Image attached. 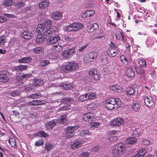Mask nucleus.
I'll return each instance as SVG.
<instances>
[{
	"label": "nucleus",
	"instance_id": "1",
	"mask_svg": "<svg viewBox=\"0 0 157 157\" xmlns=\"http://www.w3.org/2000/svg\"><path fill=\"white\" fill-rule=\"evenodd\" d=\"M121 103V101L119 98H111L106 101L105 106L109 110L116 109L120 107Z\"/></svg>",
	"mask_w": 157,
	"mask_h": 157
},
{
	"label": "nucleus",
	"instance_id": "2",
	"mask_svg": "<svg viewBox=\"0 0 157 157\" xmlns=\"http://www.w3.org/2000/svg\"><path fill=\"white\" fill-rule=\"evenodd\" d=\"M79 67L78 64L74 61L70 62L66 65H64L61 67V71L63 73H67L77 70Z\"/></svg>",
	"mask_w": 157,
	"mask_h": 157
},
{
	"label": "nucleus",
	"instance_id": "3",
	"mask_svg": "<svg viewBox=\"0 0 157 157\" xmlns=\"http://www.w3.org/2000/svg\"><path fill=\"white\" fill-rule=\"evenodd\" d=\"M124 147V144L122 143H119L113 147L112 150L113 155L114 156L121 155L123 153Z\"/></svg>",
	"mask_w": 157,
	"mask_h": 157
},
{
	"label": "nucleus",
	"instance_id": "4",
	"mask_svg": "<svg viewBox=\"0 0 157 157\" xmlns=\"http://www.w3.org/2000/svg\"><path fill=\"white\" fill-rule=\"evenodd\" d=\"M36 31L43 36H50L52 33V30L51 28H44L43 25L39 24L36 28Z\"/></svg>",
	"mask_w": 157,
	"mask_h": 157
},
{
	"label": "nucleus",
	"instance_id": "5",
	"mask_svg": "<svg viewBox=\"0 0 157 157\" xmlns=\"http://www.w3.org/2000/svg\"><path fill=\"white\" fill-rule=\"evenodd\" d=\"M118 48L114 43L111 42L109 45L107 52L109 56L110 57H114L118 54Z\"/></svg>",
	"mask_w": 157,
	"mask_h": 157
},
{
	"label": "nucleus",
	"instance_id": "6",
	"mask_svg": "<svg viewBox=\"0 0 157 157\" xmlns=\"http://www.w3.org/2000/svg\"><path fill=\"white\" fill-rule=\"evenodd\" d=\"M83 25L81 23H74L70 24L66 27V29L68 32L77 31L82 27Z\"/></svg>",
	"mask_w": 157,
	"mask_h": 157
},
{
	"label": "nucleus",
	"instance_id": "7",
	"mask_svg": "<svg viewBox=\"0 0 157 157\" xmlns=\"http://www.w3.org/2000/svg\"><path fill=\"white\" fill-rule=\"evenodd\" d=\"M97 56V54L95 52H92L89 53L87 55H86L84 58V62L87 63H89L94 60Z\"/></svg>",
	"mask_w": 157,
	"mask_h": 157
},
{
	"label": "nucleus",
	"instance_id": "8",
	"mask_svg": "<svg viewBox=\"0 0 157 157\" xmlns=\"http://www.w3.org/2000/svg\"><path fill=\"white\" fill-rule=\"evenodd\" d=\"M75 52L76 50L75 48H69L64 50L62 53V55L65 58L70 57Z\"/></svg>",
	"mask_w": 157,
	"mask_h": 157
},
{
	"label": "nucleus",
	"instance_id": "9",
	"mask_svg": "<svg viewBox=\"0 0 157 157\" xmlns=\"http://www.w3.org/2000/svg\"><path fill=\"white\" fill-rule=\"evenodd\" d=\"M124 120L121 118L114 119L110 122V125L115 127L120 126L124 123Z\"/></svg>",
	"mask_w": 157,
	"mask_h": 157
},
{
	"label": "nucleus",
	"instance_id": "10",
	"mask_svg": "<svg viewBox=\"0 0 157 157\" xmlns=\"http://www.w3.org/2000/svg\"><path fill=\"white\" fill-rule=\"evenodd\" d=\"M84 121L87 122H90L96 119V117L94 114L91 113H88L84 114L82 117Z\"/></svg>",
	"mask_w": 157,
	"mask_h": 157
},
{
	"label": "nucleus",
	"instance_id": "11",
	"mask_svg": "<svg viewBox=\"0 0 157 157\" xmlns=\"http://www.w3.org/2000/svg\"><path fill=\"white\" fill-rule=\"evenodd\" d=\"M60 39V37L56 35L47 39L46 41V44L48 45H53L56 43V42Z\"/></svg>",
	"mask_w": 157,
	"mask_h": 157
},
{
	"label": "nucleus",
	"instance_id": "12",
	"mask_svg": "<svg viewBox=\"0 0 157 157\" xmlns=\"http://www.w3.org/2000/svg\"><path fill=\"white\" fill-rule=\"evenodd\" d=\"M75 129L74 127L69 126L66 129V136L67 138H70L73 136L75 133Z\"/></svg>",
	"mask_w": 157,
	"mask_h": 157
},
{
	"label": "nucleus",
	"instance_id": "13",
	"mask_svg": "<svg viewBox=\"0 0 157 157\" xmlns=\"http://www.w3.org/2000/svg\"><path fill=\"white\" fill-rule=\"evenodd\" d=\"M89 75L96 80H98L99 78V74L97 69L92 68L89 72Z\"/></svg>",
	"mask_w": 157,
	"mask_h": 157
},
{
	"label": "nucleus",
	"instance_id": "14",
	"mask_svg": "<svg viewBox=\"0 0 157 157\" xmlns=\"http://www.w3.org/2000/svg\"><path fill=\"white\" fill-rule=\"evenodd\" d=\"M138 93V89L137 87H129L127 89V91L125 92L126 95L128 96L134 94L135 95H137Z\"/></svg>",
	"mask_w": 157,
	"mask_h": 157
},
{
	"label": "nucleus",
	"instance_id": "15",
	"mask_svg": "<svg viewBox=\"0 0 157 157\" xmlns=\"http://www.w3.org/2000/svg\"><path fill=\"white\" fill-rule=\"evenodd\" d=\"M144 102L145 105L148 107H151L154 104V100L150 96L146 97L144 98Z\"/></svg>",
	"mask_w": 157,
	"mask_h": 157
},
{
	"label": "nucleus",
	"instance_id": "16",
	"mask_svg": "<svg viewBox=\"0 0 157 157\" xmlns=\"http://www.w3.org/2000/svg\"><path fill=\"white\" fill-rule=\"evenodd\" d=\"M8 74L6 71L1 72L0 73V82H6L9 79Z\"/></svg>",
	"mask_w": 157,
	"mask_h": 157
},
{
	"label": "nucleus",
	"instance_id": "17",
	"mask_svg": "<svg viewBox=\"0 0 157 157\" xmlns=\"http://www.w3.org/2000/svg\"><path fill=\"white\" fill-rule=\"evenodd\" d=\"M125 74L128 78H133L134 77L135 74L134 71L131 68H128L125 72Z\"/></svg>",
	"mask_w": 157,
	"mask_h": 157
},
{
	"label": "nucleus",
	"instance_id": "18",
	"mask_svg": "<svg viewBox=\"0 0 157 157\" xmlns=\"http://www.w3.org/2000/svg\"><path fill=\"white\" fill-rule=\"evenodd\" d=\"M38 84H29L25 87V89L29 91H33L36 90L37 86H38Z\"/></svg>",
	"mask_w": 157,
	"mask_h": 157
},
{
	"label": "nucleus",
	"instance_id": "19",
	"mask_svg": "<svg viewBox=\"0 0 157 157\" xmlns=\"http://www.w3.org/2000/svg\"><path fill=\"white\" fill-rule=\"evenodd\" d=\"M98 25L96 23L91 24L90 25H88L87 27L89 32H92L95 29H98Z\"/></svg>",
	"mask_w": 157,
	"mask_h": 157
},
{
	"label": "nucleus",
	"instance_id": "20",
	"mask_svg": "<svg viewBox=\"0 0 157 157\" xmlns=\"http://www.w3.org/2000/svg\"><path fill=\"white\" fill-rule=\"evenodd\" d=\"M109 88L110 90L116 92H120L121 91V88L117 85H110Z\"/></svg>",
	"mask_w": 157,
	"mask_h": 157
},
{
	"label": "nucleus",
	"instance_id": "21",
	"mask_svg": "<svg viewBox=\"0 0 157 157\" xmlns=\"http://www.w3.org/2000/svg\"><path fill=\"white\" fill-rule=\"evenodd\" d=\"M84 142V141L83 140L76 142L71 145V147L73 149L78 148L82 145V144Z\"/></svg>",
	"mask_w": 157,
	"mask_h": 157
},
{
	"label": "nucleus",
	"instance_id": "22",
	"mask_svg": "<svg viewBox=\"0 0 157 157\" xmlns=\"http://www.w3.org/2000/svg\"><path fill=\"white\" fill-rule=\"evenodd\" d=\"M32 60V58L29 56L24 57L20 58L18 60V62L20 63H25Z\"/></svg>",
	"mask_w": 157,
	"mask_h": 157
},
{
	"label": "nucleus",
	"instance_id": "23",
	"mask_svg": "<svg viewBox=\"0 0 157 157\" xmlns=\"http://www.w3.org/2000/svg\"><path fill=\"white\" fill-rule=\"evenodd\" d=\"M34 135L35 136L41 138H45L48 136V134L43 131H39L36 132L34 133Z\"/></svg>",
	"mask_w": 157,
	"mask_h": 157
},
{
	"label": "nucleus",
	"instance_id": "24",
	"mask_svg": "<svg viewBox=\"0 0 157 157\" xmlns=\"http://www.w3.org/2000/svg\"><path fill=\"white\" fill-rule=\"evenodd\" d=\"M136 73L138 74L140 77H141V78H143V79H144L145 77L144 70L142 69L141 68H136Z\"/></svg>",
	"mask_w": 157,
	"mask_h": 157
},
{
	"label": "nucleus",
	"instance_id": "25",
	"mask_svg": "<svg viewBox=\"0 0 157 157\" xmlns=\"http://www.w3.org/2000/svg\"><path fill=\"white\" fill-rule=\"evenodd\" d=\"M43 101L36 100L29 103V105H39L44 104Z\"/></svg>",
	"mask_w": 157,
	"mask_h": 157
},
{
	"label": "nucleus",
	"instance_id": "26",
	"mask_svg": "<svg viewBox=\"0 0 157 157\" xmlns=\"http://www.w3.org/2000/svg\"><path fill=\"white\" fill-rule=\"evenodd\" d=\"M62 15V14L60 12H56L52 13V17L53 19L58 20L60 19Z\"/></svg>",
	"mask_w": 157,
	"mask_h": 157
},
{
	"label": "nucleus",
	"instance_id": "27",
	"mask_svg": "<svg viewBox=\"0 0 157 157\" xmlns=\"http://www.w3.org/2000/svg\"><path fill=\"white\" fill-rule=\"evenodd\" d=\"M30 34H31V33L29 31H28L27 29H26V30L23 32L21 36L24 39H28L30 38Z\"/></svg>",
	"mask_w": 157,
	"mask_h": 157
},
{
	"label": "nucleus",
	"instance_id": "28",
	"mask_svg": "<svg viewBox=\"0 0 157 157\" xmlns=\"http://www.w3.org/2000/svg\"><path fill=\"white\" fill-rule=\"evenodd\" d=\"M137 142V139L135 137H132L128 138L126 140V143L129 144H133Z\"/></svg>",
	"mask_w": 157,
	"mask_h": 157
},
{
	"label": "nucleus",
	"instance_id": "29",
	"mask_svg": "<svg viewBox=\"0 0 157 157\" xmlns=\"http://www.w3.org/2000/svg\"><path fill=\"white\" fill-rule=\"evenodd\" d=\"M41 25H43L44 28H51V27L52 25V22L49 19H47L44 21V23L42 24H40Z\"/></svg>",
	"mask_w": 157,
	"mask_h": 157
},
{
	"label": "nucleus",
	"instance_id": "30",
	"mask_svg": "<svg viewBox=\"0 0 157 157\" xmlns=\"http://www.w3.org/2000/svg\"><path fill=\"white\" fill-rule=\"evenodd\" d=\"M67 119V117L65 115L61 116L56 120L57 122L59 123H63Z\"/></svg>",
	"mask_w": 157,
	"mask_h": 157
},
{
	"label": "nucleus",
	"instance_id": "31",
	"mask_svg": "<svg viewBox=\"0 0 157 157\" xmlns=\"http://www.w3.org/2000/svg\"><path fill=\"white\" fill-rule=\"evenodd\" d=\"M49 5V2L47 0L42 1L39 4L40 8H44L47 7Z\"/></svg>",
	"mask_w": 157,
	"mask_h": 157
},
{
	"label": "nucleus",
	"instance_id": "32",
	"mask_svg": "<svg viewBox=\"0 0 157 157\" xmlns=\"http://www.w3.org/2000/svg\"><path fill=\"white\" fill-rule=\"evenodd\" d=\"M140 103L139 101L135 102L132 105V108L136 111H138L140 109Z\"/></svg>",
	"mask_w": 157,
	"mask_h": 157
},
{
	"label": "nucleus",
	"instance_id": "33",
	"mask_svg": "<svg viewBox=\"0 0 157 157\" xmlns=\"http://www.w3.org/2000/svg\"><path fill=\"white\" fill-rule=\"evenodd\" d=\"M73 101L71 98H65L61 100V102L63 104L67 103L68 104H71Z\"/></svg>",
	"mask_w": 157,
	"mask_h": 157
},
{
	"label": "nucleus",
	"instance_id": "34",
	"mask_svg": "<svg viewBox=\"0 0 157 157\" xmlns=\"http://www.w3.org/2000/svg\"><path fill=\"white\" fill-rule=\"evenodd\" d=\"M28 68V66L25 65H20L15 67V70L18 71H22L26 70Z\"/></svg>",
	"mask_w": 157,
	"mask_h": 157
},
{
	"label": "nucleus",
	"instance_id": "35",
	"mask_svg": "<svg viewBox=\"0 0 157 157\" xmlns=\"http://www.w3.org/2000/svg\"><path fill=\"white\" fill-rule=\"evenodd\" d=\"M60 86L63 89L67 90L71 89L72 87V84L71 83H62L60 85Z\"/></svg>",
	"mask_w": 157,
	"mask_h": 157
},
{
	"label": "nucleus",
	"instance_id": "36",
	"mask_svg": "<svg viewBox=\"0 0 157 157\" xmlns=\"http://www.w3.org/2000/svg\"><path fill=\"white\" fill-rule=\"evenodd\" d=\"M50 63V61L48 60H42L40 61L39 65L41 67H44L47 66Z\"/></svg>",
	"mask_w": 157,
	"mask_h": 157
},
{
	"label": "nucleus",
	"instance_id": "37",
	"mask_svg": "<svg viewBox=\"0 0 157 157\" xmlns=\"http://www.w3.org/2000/svg\"><path fill=\"white\" fill-rule=\"evenodd\" d=\"M52 49L54 50L56 53H58L61 51L63 49L62 46L59 45H55L53 46Z\"/></svg>",
	"mask_w": 157,
	"mask_h": 157
},
{
	"label": "nucleus",
	"instance_id": "38",
	"mask_svg": "<svg viewBox=\"0 0 157 157\" xmlns=\"http://www.w3.org/2000/svg\"><path fill=\"white\" fill-rule=\"evenodd\" d=\"M41 96V95L40 92L35 93L33 94L29 95L28 96V98H37Z\"/></svg>",
	"mask_w": 157,
	"mask_h": 157
},
{
	"label": "nucleus",
	"instance_id": "39",
	"mask_svg": "<svg viewBox=\"0 0 157 157\" xmlns=\"http://www.w3.org/2000/svg\"><path fill=\"white\" fill-rule=\"evenodd\" d=\"M44 38L41 35H38L36 40V43L37 44L41 43L44 40Z\"/></svg>",
	"mask_w": 157,
	"mask_h": 157
},
{
	"label": "nucleus",
	"instance_id": "40",
	"mask_svg": "<svg viewBox=\"0 0 157 157\" xmlns=\"http://www.w3.org/2000/svg\"><path fill=\"white\" fill-rule=\"evenodd\" d=\"M44 49L42 47H38L33 49V51L36 53L40 54L44 51Z\"/></svg>",
	"mask_w": 157,
	"mask_h": 157
},
{
	"label": "nucleus",
	"instance_id": "41",
	"mask_svg": "<svg viewBox=\"0 0 157 157\" xmlns=\"http://www.w3.org/2000/svg\"><path fill=\"white\" fill-rule=\"evenodd\" d=\"M117 131H116L113 130L110 132L109 137V140L110 141H112L113 140V138H114L116 137V133Z\"/></svg>",
	"mask_w": 157,
	"mask_h": 157
},
{
	"label": "nucleus",
	"instance_id": "42",
	"mask_svg": "<svg viewBox=\"0 0 157 157\" xmlns=\"http://www.w3.org/2000/svg\"><path fill=\"white\" fill-rule=\"evenodd\" d=\"M24 5L23 2H19L14 4V7L15 9L18 10L21 8Z\"/></svg>",
	"mask_w": 157,
	"mask_h": 157
},
{
	"label": "nucleus",
	"instance_id": "43",
	"mask_svg": "<svg viewBox=\"0 0 157 157\" xmlns=\"http://www.w3.org/2000/svg\"><path fill=\"white\" fill-rule=\"evenodd\" d=\"M138 64L141 67L145 68L147 66L145 61L143 59H141L139 61Z\"/></svg>",
	"mask_w": 157,
	"mask_h": 157
},
{
	"label": "nucleus",
	"instance_id": "44",
	"mask_svg": "<svg viewBox=\"0 0 157 157\" xmlns=\"http://www.w3.org/2000/svg\"><path fill=\"white\" fill-rule=\"evenodd\" d=\"M88 100V94L81 95L78 98V100L79 101H84Z\"/></svg>",
	"mask_w": 157,
	"mask_h": 157
},
{
	"label": "nucleus",
	"instance_id": "45",
	"mask_svg": "<svg viewBox=\"0 0 157 157\" xmlns=\"http://www.w3.org/2000/svg\"><path fill=\"white\" fill-rule=\"evenodd\" d=\"M56 122H57L56 120H53L47 122V125H48L50 128H52L56 125Z\"/></svg>",
	"mask_w": 157,
	"mask_h": 157
},
{
	"label": "nucleus",
	"instance_id": "46",
	"mask_svg": "<svg viewBox=\"0 0 157 157\" xmlns=\"http://www.w3.org/2000/svg\"><path fill=\"white\" fill-rule=\"evenodd\" d=\"M13 3L12 0H5L3 3L4 6H10Z\"/></svg>",
	"mask_w": 157,
	"mask_h": 157
},
{
	"label": "nucleus",
	"instance_id": "47",
	"mask_svg": "<svg viewBox=\"0 0 157 157\" xmlns=\"http://www.w3.org/2000/svg\"><path fill=\"white\" fill-rule=\"evenodd\" d=\"M120 59L121 62L125 65L128 64L127 59L126 57L123 55H121L120 57Z\"/></svg>",
	"mask_w": 157,
	"mask_h": 157
},
{
	"label": "nucleus",
	"instance_id": "48",
	"mask_svg": "<svg viewBox=\"0 0 157 157\" xmlns=\"http://www.w3.org/2000/svg\"><path fill=\"white\" fill-rule=\"evenodd\" d=\"M96 107V104L94 103H91L87 106V109L88 110L94 109Z\"/></svg>",
	"mask_w": 157,
	"mask_h": 157
},
{
	"label": "nucleus",
	"instance_id": "49",
	"mask_svg": "<svg viewBox=\"0 0 157 157\" xmlns=\"http://www.w3.org/2000/svg\"><path fill=\"white\" fill-rule=\"evenodd\" d=\"M10 144L12 147H14L16 146L15 140L13 138L10 139L9 141Z\"/></svg>",
	"mask_w": 157,
	"mask_h": 157
},
{
	"label": "nucleus",
	"instance_id": "50",
	"mask_svg": "<svg viewBox=\"0 0 157 157\" xmlns=\"http://www.w3.org/2000/svg\"><path fill=\"white\" fill-rule=\"evenodd\" d=\"M53 147V145L50 143H47L45 145V149L48 151H51Z\"/></svg>",
	"mask_w": 157,
	"mask_h": 157
},
{
	"label": "nucleus",
	"instance_id": "51",
	"mask_svg": "<svg viewBox=\"0 0 157 157\" xmlns=\"http://www.w3.org/2000/svg\"><path fill=\"white\" fill-rule=\"evenodd\" d=\"M44 143V141L42 139H40L36 141L35 144V145L40 146L42 145Z\"/></svg>",
	"mask_w": 157,
	"mask_h": 157
},
{
	"label": "nucleus",
	"instance_id": "52",
	"mask_svg": "<svg viewBox=\"0 0 157 157\" xmlns=\"http://www.w3.org/2000/svg\"><path fill=\"white\" fill-rule=\"evenodd\" d=\"M96 97V95L95 93H92L88 94V99L90 100L94 99Z\"/></svg>",
	"mask_w": 157,
	"mask_h": 157
},
{
	"label": "nucleus",
	"instance_id": "53",
	"mask_svg": "<svg viewBox=\"0 0 157 157\" xmlns=\"http://www.w3.org/2000/svg\"><path fill=\"white\" fill-rule=\"evenodd\" d=\"M91 134L89 131L87 130H82L80 133L81 136H83L86 135H89Z\"/></svg>",
	"mask_w": 157,
	"mask_h": 157
},
{
	"label": "nucleus",
	"instance_id": "54",
	"mask_svg": "<svg viewBox=\"0 0 157 157\" xmlns=\"http://www.w3.org/2000/svg\"><path fill=\"white\" fill-rule=\"evenodd\" d=\"M88 17H90L94 14V10H87L86 11Z\"/></svg>",
	"mask_w": 157,
	"mask_h": 157
},
{
	"label": "nucleus",
	"instance_id": "55",
	"mask_svg": "<svg viewBox=\"0 0 157 157\" xmlns=\"http://www.w3.org/2000/svg\"><path fill=\"white\" fill-rule=\"evenodd\" d=\"M89 44L88 43L86 44L85 45L83 46H82L80 47V48L78 49V51L79 52H83L85 49L87 47L88 45Z\"/></svg>",
	"mask_w": 157,
	"mask_h": 157
},
{
	"label": "nucleus",
	"instance_id": "56",
	"mask_svg": "<svg viewBox=\"0 0 157 157\" xmlns=\"http://www.w3.org/2000/svg\"><path fill=\"white\" fill-rule=\"evenodd\" d=\"M70 108V106L69 105H65L61 108L60 110V111H63L69 109Z\"/></svg>",
	"mask_w": 157,
	"mask_h": 157
},
{
	"label": "nucleus",
	"instance_id": "57",
	"mask_svg": "<svg viewBox=\"0 0 157 157\" xmlns=\"http://www.w3.org/2000/svg\"><path fill=\"white\" fill-rule=\"evenodd\" d=\"M90 155V153L87 151H85L81 154L80 156L82 157H88Z\"/></svg>",
	"mask_w": 157,
	"mask_h": 157
},
{
	"label": "nucleus",
	"instance_id": "58",
	"mask_svg": "<svg viewBox=\"0 0 157 157\" xmlns=\"http://www.w3.org/2000/svg\"><path fill=\"white\" fill-rule=\"evenodd\" d=\"M146 152V151L144 148H142L140 149L138 153L142 155V156H143L144 155Z\"/></svg>",
	"mask_w": 157,
	"mask_h": 157
},
{
	"label": "nucleus",
	"instance_id": "59",
	"mask_svg": "<svg viewBox=\"0 0 157 157\" xmlns=\"http://www.w3.org/2000/svg\"><path fill=\"white\" fill-rule=\"evenodd\" d=\"M43 82V81L41 79H36L35 81V83L34 84H38V86H37V87L38 86L42 85Z\"/></svg>",
	"mask_w": 157,
	"mask_h": 157
},
{
	"label": "nucleus",
	"instance_id": "60",
	"mask_svg": "<svg viewBox=\"0 0 157 157\" xmlns=\"http://www.w3.org/2000/svg\"><path fill=\"white\" fill-rule=\"evenodd\" d=\"M19 91L18 90H15L13 92H12L11 94V95L13 97H15L17 96L19 94Z\"/></svg>",
	"mask_w": 157,
	"mask_h": 157
},
{
	"label": "nucleus",
	"instance_id": "61",
	"mask_svg": "<svg viewBox=\"0 0 157 157\" xmlns=\"http://www.w3.org/2000/svg\"><path fill=\"white\" fill-rule=\"evenodd\" d=\"M102 72L104 75H107L109 72V69L107 67L104 68L103 69Z\"/></svg>",
	"mask_w": 157,
	"mask_h": 157
},
{
	"label": "nucleus",
	"instance_id": "62",
	"mask_svg": "<svg viewBox=\"0 0 157 157\" xmlns=\"http://www.w3.org/2000/svg\"><path fill=\"white\" fill-rule=\"evenodd\" d=\"M91 126L93 127H97L100 125V123L97 122H92L90 124Z\"/></svg>",
	"mask_w": 157,
	"mask_h": 157
},
{
	"label": "nucleus",
	"instance_id": "63",
	"mask_svg": "<svg viewBox=\"0 0 157 157\" xmlns=\"http://www.w3.org/2000/svg\"><path fill=\"white\" fill-rule=\"evenodd\" d=\"M65 38L66 40L70 42H72L74 40V38L73 37L68 36H65Z\"/></svg>",
	"mask_w": 157,
	"mask_h": 157
},
{
	"label": "nucleus",
	"instance_id": "64",
	"mask_svg": "<svg viewBox=\"0 0 157 157\" xmlns=\"http://www.w3.org/2000/svg\"><path fill=\"white\" fill-rule=\"evenodd\" d=\"M30 12L31 9L29 7H27L23 10V12L25 13L29 14Z\"/></svg>",
	"mask_w": 157,
	"mask_h": 157
}]
</instances>
